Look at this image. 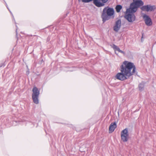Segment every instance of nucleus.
Masks as SVG:
<instances>
[{"label":"nucleus","instance_id":"423d86ee","mask_svg":"<svg viewBox=\"0 0 156 156\" xmlns=\"http://www.w3.org/2000/svg\"><path fill=\"white\" fill-rule=\"evenodd\" d=\"M140 8L143 11L148 12L154 11L156 7L154 5H151L150 4H148L147 5H143Z\"/></svg>","mask_w":156,"mask_h":156},{"label":"nucleus","instance_id":"a211bd4d","mask_svg":"<svg viewBox=\"0 0 156 156\" xmlns=\"http://www.w3.org/2000/svg\"><path fill=\"white\" fill-rule=\"evenodd\" d=\"M10 14H11V15H12V17H13V20H14V23H15V24H16V22L15 21V19L14 18V16L13 15V14L12 13V12L10 11H9Z\"/></svg>","mask_w":156,"mask_h":156},{"label":"nucleus","instance_id":"ddd939ff","mask_svg":"<svg viewBox=\"0 0 156 156\" xmlns=\"http://www.w3.org/2000/svg\"><path fill=\"white\" fill-rule=\"evenodd\" d=\"M144 84L143 82L140 83L138 85L139 90L140 91H142L144 90Z\"/></svg>","mask_w":156,"mask_h":156},{"label":"nucleus","instance_id":"dca6fc26","mask_svg":"<svg viewBox=\"0 0 156 156\" xmlns=\"http://www.w3.org/2000/svg\"><path fill=\"white\" fill-rule=\"evenodd\" d=\"M83 2L87 3L93 1L94 4L95 5V1L96 0H81Z\"/></svg>","mask_w":156,"mask_h":156},{"label":"nucleus","instance_id":"412c9836","mask_svg":"<svg viewBox=\"0 0 156 156\" xmlns=\"http://www.w3.org/2000/svg\"><path fill=\"white\" fill-rule=\"evenodd\" d=\"M61 25V24H60L59 23H58V26H60L59 27V28L60 29H62V27L61 26H60V25Z\"/></svg>","mask_w":156,"mask_h":156},{"label":"nucleus","instance_id":"c85d7f7f","mask_svg":"<svg viewBox=\"0 0 156 156\" xmlns=\"http://www.w3.org/2000/svg\"><path fill=\"white\" fill-rule=\"evenodd\" d=\"M80 0H78L79 1H80Z\"/></svg>","mask_w":156,"mask_h":156},{"label":"nucleus","instance_id":"9b49d317","mask_svg":"<svg viewBox=\"0 0 156 156\" xmlns=\"http://www.w3.org/2000/svg\"><path fill=\"white\" fill-rule=\"evenodd\" d=\"M110 46L113 48L115 51V54L116 55H118V53H117L116 51H118L119 52H120L123 55L125 54V53L124 51L121 50L118 46L115 45V44H110Z\"/></svg>","mask_w":156,"mask_h":156},{"label":"nucleus","instance_id":"4be33fe9","mask_svg":"<svg viewBox=\"0 0 156 156\" xmlns=\"http://www.w3.org/2000/svg\"><path fill=\"white\" fill-rule=\"evenodd\" d=\"M4 1V2H5V5H6V6H8L6 2H5V0H3Z\"/></svg>","mask_w":156,"mask_h":156},{"label":"nucleus","instance_id":"1a4fd4ad","mask_svg":"<svg viewBox=\"0 0 156 156\" xmlns=\"http://www.w3.org/2000/svg\"><path fill=\"white\" fill-rule=\"evenodd\" d=\"M121 20L119 19L115 21V25L113 27V30L115 32H118L121 27Z\"/></svg>","mask_w":156,"mask_h":156},{"label":"nucleus","instance_id":"f03ea898","mask_svg":"<svg viewBox=\"0 0 156 156\" xmlns=\"http://www.w3.org/2000/svg\"><path fill=\"white\" fill-rule=\"evenodd\" d=\"M114 13L115 11L113 8L108 6L104 8L101 15L103 22L105 23L106 21L109 20L112 16L114 18Z\"/></svg>","mask_w":156,"mask_h":156},{"label":"nucleus","instance_id":"6e6552de","mask_svg":"<svg viewBox=\"0 0 156 156\" xmlns=\"http://www.w3.org/2000/svg\"><path fill=\"white\" fill-rule=\"evenodd\" d=\"M145 24L148 26H150L152 25V20L149 16L146 14H144L143 16Z\"/></svg>","mask_w":156,"mask_h":156},{"label":"nucleus","instance_id":"393cba45","mask_svg":"<svg viewBox=\"0 0 156 156\" xmlns=\"http://www.w3.org/2000/svg\"><path fill=\"white\" fill-rule=\"evenodd\" d=\"M68 13H69V12H68L67 13H66V16H67Z\"/></svg>","mask_w":156,"mask_h":156},{"label":"nucleus","instance_id":"5701e85b","mask_svg":"<svg viewBox=\"0 0 156 156\" xmlns=\"http://www.w3.org/2000/svg\"><path fill=\"white\" fill-rule=\"evenodd\" d=\"M32 36V35H28V37L29 38H30V37Z\"/></svg>","mask_w":156,"mask_h":156},{"label":"nucleus","instance_id":"f257e3e1","mask_svg":"<svg viewBox=\"0 0 156 156\" xmlns=\"http://www.w3.org/2000/svg\"><path fill=\"white\" fill-rule=\"evenodd\" d=\"M136 67L133 63L125 61L120 66L121 72L117 73L115 78L120 80L128 79L136 72Z\"/></svg>","mask_w":156,"mask_h":156},{"label":"nucleus","instance_id":"7ed1b4c3","mask_svg":"<svg viewBox=\"0 0 156 156\" xmlns=\"http://www.w3.org/2000/svg\"><path fill=\"white\" fill-rule=\"evenodd\" d=\"M144 4V2L142 0H133V2L130 5L129 8L132 11L136 12L137 9L142 6Z\"/></svg>","mask_w":156,"mask_h":156},{"label":"nucleus","instance_id":"2eb2a0df","mask_svg":"<svg viewBox=\"0 0 156 156\" xmlns=\"http://www.w3.org/2000/svg\"><path fill=\"white\" fill-rule=\"evenodd\" d=\"M122 8V6L120 5H117L115 7V9L117 12H119Z\"/></svg>","mask_w":156,"mask_h":156},{"label":"nucleus","instance_id":"f8f14e48","mask_svg":"<svg viewBox=\"0 0 156 156\" xmlns=\"http://www.w3.org/2000/svg\"><path fill=\"white\" fill-rule=\"evenodd\" d=\"M116 127L117 125L115 122L111 123L109 128V133H112L113 132Z\"/></svg>","mask_w":156,"mask_h":156},{"label":"nucleus","instance_id":"39448f33","mask_svg":"<svg viewBox=\"0 0 156 156\" xmlns=\"http://www.w3.org/2000/svg\"><path fill=\"white\" fill-rule=\"evenodd\" d=\"M135 12L132 11L131 9L129 8L128 13L125 15V17L129 22H133L135 19V16L134 13Z\"/></svg>","mask_w":156,"mask_h":156},{"label":"nucleus","instance_id":"bb28decb","mask_svg":"<svg viewBox=\"0 0 156 156\" xmlns=\"http://www.w3.org/2000/svg\"><path fill=\"white\" fill-rule=\"evenodd\" d=\"M58 38H59L58 39H60V37H59Z\"/></svg>","mask_w":156,"mask_h":156},{"label":"nucleus","instance_id":"20e7f679","mask_svg":"<svg viewBox=\"0 0 156 156\" xmlns=\"http://www.w3.org/2000/svg\"><path fill=\"white\" fill-rule=\"evenodd\" d=\"M32 98L33 102L37 104L39 103L38 97L40 94V91L38 88L35 87L32 89Z\"/></svg>","mask_w":156,"mask_h":156},{"label":"nucleus","instance_id":"0eeeda50","mask_svg":"<svg viewBox=\"0 0 156 156\" xmlns=\"http://www.w3.org/2000/svg\"><path fill=\"white\" fill-rule=\"evenodd\" d=\"M121 137L122 140L124 142L127 141L129 137V133L127 128H126L122 131Z\"/></svg>","mask_w":156,"mask_h":156},{"label":"nucleus","instance_id":"f3484780","mask_svg":"<svg viewBox=\"0 0 156 156\" xmlns=\"http://www.w3.org/2000/svg\"><path fill=\"white\" fill-rule=\"evenodd\" d=\"M10 14H11V15H12V17H13V20H14V23H15V24H16V22L15 21V19L14 18V16L13 15V14L12 13V12L10 11H9Z\"/></svg>","mask_w":156,"mask_h":156},{"label":"nucleus","instance_id":"9d476101","mask_svg":"<svg viewBox=\"0 0 156 156\" xmlns=\"http://www.w3.org/2000/svg\"><path fill=\"white\" fill-rule=\"evenodd\" d=\"M101 0H96L95 6L97 7H100L105 5V3H106L108 0H101V2L100 1Z\"/></svg>","mask_w":156,"mask_h":156},{"label":"nucleus","instance_id":"6ab92c4d","mask_svg":"<svg viewBox=\"0 0 156 156\" xmlns=\"http://www.w3.org/2000/svg\"><path fill=\"white\" fill-rule=\"evenodd\" d=\"M33 36V38H34V39H36V38L38 39V38H40L39 37H38L35 35H34Z\"/></svg>","mask_w":156,"mask_h":156},{"label":"nucleus","instance_id":"a878e982","mask_svg":"<svg viewBox=\"0 0 156 156\" xmlns=\"http://www.w3.org/2000/svg\"><path fill=\"white\" fill-rule=\"evenodd\" d=\"M143 37V36H142L141 39H142Z\"/></svg>","mask_w":156,"mask_h":156},{"label":"nucleus","instance_id":"cd10ccee","mask_svg":"<svg viewBox=\"0 0 156 156\" xmlns=\"http://www.w3.org/2000/svg\"><path fill=\"white\" fill-rule=\"evenodd\" d=\"M142 40H141V42H143V41Z\"/></svg>","mask_w":156,"mask_h":156},{"label":"nucleus","instance_id":"aec40b11","mask_svg":"<svg viewBox=\"0 0 156 156\" xmlns=\"http://www.w3.org/2000/svg\"><path fill=\"white\" fill-rule=\"evenodd\" d=\"M16 37H17V30H18V26H17V25H16Z\"/></svg>","mask_w":156,"mask_h":156},{"label":"nucleus","instance_id":"b1692460","mask_svg":"<svg viewBox=\"0 0 156 156\" xmlns=\"http://www.w3.org/2000/svg\"><path fill=\"white\" fill-rule=\"evenodd\" d=\"M6 7H7V9H8V10H9V11H10V9H9V7H8V6H6Z\"/></svg>","mask_w":156,"mask_h":156},{"label":"nucleus","instance_id":"4468645a","mask_svg":"<svg viewBox=\"0 0 156 156\" xmlns=\"http://www.w3.org/2000/svg\"><path fill=\"white\" fill-rule=\"evenodd\" d=\"M56 36V34L55 33H51V32H49V35L47 37V39H51V38H54V39H55Z\"/></svg>","mask_w":156,"mask_h":156}]
</instances>
